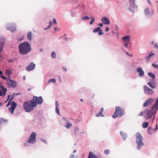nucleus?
I'll use <instances>...</instances> for the list:
<instances>
[{
	"mask_svg": "<svg viewBox=\"0 0 158 158\" xmlns=\"http://www.w3.org/2000/svg\"><path fill=\"white\" fill-rule=\"evenodd\" d=\"M154 46L155 47L158 48V45L157 43H155Z\"/></svg>",
	"mask_w": 158,
	"mask_h": 158,
	"instance_id": "6e6d98bb",
	"label": "nucleus"
},
{
	"mask_svg": "<svg viewBox=\"0 0 158 158\" xmlns=\"http://www.w3.org/2000/svg\"><path fill=\"white\" fill-rule=\"evenodd\" d=\"M104 152L107 155L110 153V151L109 149H106L104 151Z\"/></svg>",
	"mask_w": 158,
	"mask_h": 158,
	"instance_id": "37998d69",
	"label": "nucleus"
},
{
	"mask_svg": "<svg viewBox=\"0 0 158 158\" xmlns=\"http://www.w3.org/2000/svg\"><path fill=\"white\" fill-rule=\"evenodd\" d=\"M51 56L53 58H55L56 57V54L54 52H52L51 54Z\"/></svg>",
	"mask_w": 158,
	"mask_h": 158,
	"instance_id": "e433bc0d",
	"label": "nucleus"
},
{
	"mask_svg": "<svg viewBox=\"0 0 158 158\" xmlns=\"http://www.w3.org/2000/svg\"><path fill=\"white\" fill-rule=\"evenodd\" d=\"M128 44H129V43H125V44H124V46L125 47H126V48H127V47H128Z\"/></svg>",
	"mask_w": 158,
	"mask_h": 158,
	"instance_id": "603ef678",
	"label": "nucleus"
},
{
	"mask_svg": "<svg viewBox=\"0 0 158 158\" xmlns=\"http://www.w3.org/2000/svg\"><path fill=\"white\" fill-rule=\"evenodd\" d=\"M152 66H153L155 68L158 69V65H156L154 64H152Z\"/></svg>",
	"mask_w": 158,
	"mask_h": 158,
	"instance_id": "49530a36",
	"label": "nucleus"
},
{
	"mask_svg": "<svg viewBox=\"0 0 158 158\" xmlns=\"http://www.w3.org/2000/svg\"><path fill=\"white\" fill-rule=\"evenodd\" d=\"M54 29H55V31H57V28L56 27H54Z\"/></svg>",
	"mask_w": 158,
	"mask_h": 158,
	"instance_id": "0e129e2a",
	"label": "nucleus"
},
{
	"mask_svg": "<svg viewBox=\"0 0 158 158\" xmlns=\"http://www.w3.org/2000/svg\"><path fill=\"white\" fill-rule=\"evenodd\" d=\"M143 88L145 93L148 94H151L153 93V91L147 87L146 85H144Z\"/></svg>",
	"mask_w": 158,
	"mask_h": 158,
	"instance_id": "1a4fd4ad",
	"label": "nucleus"
},
{
	"mask_svg": "<svg viewBox=\"0 0 158 158\" xmlns=\"http://www.w3.org/2000/svg\"><path fill=\"white\" fill-rule=\"evenodd\" d=\"M153 100L152 98H149L146 101H145V102L143 104V106L145 107L147 105H149L151 104L153 102Z\"/></svg>",
	"mask_w": 158,
	"mask_h": 158,
	"instance_id": "9b49d317",
	"label": "nucleus"
},
{
	"mask_svg": "<svg viewBox=\"0 0 158 158\" xmlns=\"http://www.w3.org/2000/svg\"><path fill=\"white\" fill-rule=\"evenodd\" d=\"M65 40L66 41H67V40H68V39H67V38L66 37H65Z\"/></svg>",
	"mask_w": 158,
	"mask_h": 158,
	"instance_id": "69168bd1",
	"label": "nucleus"
},
{
	"mask_svg": "<svg viewBox=\"0 0 158 158\" xmlns=\"http://www.w3.org/2000/svg\"><path fill=\"white\" fill-rule=\"evenodd\" d=\"M32 33L31 31H29L27 34V38L28 40H32Z\"/></svg>",
	"mask_w": 158,
	"mask_h": 158,
	"instance_id": "aec40b11",
	"label": "nucleus"
},
{
	"mask_svg": "<svg viewBox=\"0 0 158 158\" xmlns=\"http://www.w3.org/2000/svg\"><path fill=\"white\" fill-rule=\"evenodd\" d=\"M5 73L6 74L9 76L10 77V75L12 74V72L10 70L6 69L5 71Z\"/></svg>",
	"mask_w": 158,
	"mask_h": 158,
	"instance_id": "412c9836",
	"label": "nucleus"
},
{
	"mask_svg": "<svg viewBox=\"0 0 158 158\" xmlns=\"http://www.w3.org/2000/svg\"><path fill=\"white\" fill-rule=\"evenodd\" d=\"M10 97V95H8V99H7V100H8L9 99Z\"/></svg>",
	"mask_w": 158,
	"mask_h": 158,
	"instance_id": "e2e57ef3",
	"label": "nucleus"
},
{
	"mask_svg": "<svg viewBox=\"0 0 158 158\" xmlns=\"http://www.w3.org/2000/svg\"><path fill=\"white\" fill-rule=\"evenodd\" d=\"M88 158H97V157L92 152H90L89 153Z\"/></svg>",
	"mask_w": 158,
	"mask_h": 158,
	"instance_id": "a211bd4d",
	"label": "nucleus"
},
{
	"mask_svg": "<svg viewBox=\"0 0 158 158\" xmlns=\"http://www.w3.org/2000/svg\"><path fill=\"white\" fill-rule=\"evenodd\" d=\"M148 2L150 5H151V2H150V0H148Z\"/></svg>",
	"mask_w": 158,
	"mask_h": 158,
	"instance_id": "052dcab7",
	"label": "nucleus"
},
{
	"mask_svg": "<svg viewBox=\"0 0 158 158\" xmlns=\"http://www.w3.org/2000/svg\"><path fill=\"white\" fill-rule=\"evenodd\" d=\"M148 125V123L147 122H144L142 124V127L143 128H147Z\"/></svg>",
	"mask_w": 158,
	"mask_h": 158,
	"instance_id": "b1692460",
	"label": "nucleus"
},
{
	"mask_svg": "<svg viewBox=\"0 0 158 158\" xmlns=\"http://www.w3.org/2000/svg\"><path fill=\"white\" fill-rule=\"evenodd\" d=\"M7 120L6 119L1 118L0 119V124L2 123H6L7 122Z\"/></svg>",
	"mask_w": 158,
	"mask_h": 158,
	"instance_id": "c756f323",
	"label": "nucleus"
},
{
	"mask_svg": "<svg viewBox=\"0 0 158 158\" xmlns=\"http://www.w3.org/2000/svg\"><path fill=\"white\" fill-rule=\"evenodd\" d=\"M5 42V39H2L0 42V53L2 52L3 51V47Z\"/></svg>",
	"mask_w": 158,
	"mask_h": 158,
	"instance_id": "ddd939ff",
	"label": "nucleus"
},
{
	"mask_svg": "<svg viewBox=\"0 0 158 158\" xmlns=\"http://www.w3.org/2000/svg\"><path fill=\"white\" fill-rule=\"evenodd\" d=\"M56 113L60 115V111L58 107H56Z\"/></svg>",
	"mask_w": 158,
	"mask_h": 158,
	"instance_id": "a19ab883",
	"label": "nucleus"
},
{
	"mask_svg": "<svg viewBox=\"0 0 158 158\" xmlns=\"http://www.w3.org/2000/svg\"><path fill=\"white\" fill-rule=\"evenodd\" d=\"M35 67V64L33 62L30 63L26 68V70L27 71H30L33 70Z\"/></svg>",
	"mask_w": 158,
	"mask_h": 158,
	"instance_id": "9d476101",
	"label": "nucleus"
},
{
	"mask_svg": "<svg viewBox=\"0 0 158 158\" xmlns=\"http://www.w3.org/2000/svg\"><path fill=\"white\" fill-rule=\"evenodd\" d=\"M151 110L152 111L148 110H145L146 114L144 116V117L146 119H148L150 118L153 114L156 113L157 110L155 109L153 110L151 109Z\"/></svg>",
	"mask_w": 158,
	"mask_h": 158,
	"instance_id": "423d86ee",
	"label": "nucleus"
},
{
	"mask_svg": "<svg viewBox=\"0 0 158 158\" xmlns=\"http://www.w3.org/2000/svg\"><path fill=\"white\" fill-rule=\"evenodd\" d=\"M76 152V150H75H75H74V151H73V153H74V152Z\"/></svg>",
	"mask_w": 158,
	"mask_h": 158,
	"instance_id": "338daca9",
	"label": "nucleus"
},
{
	"mask_svg": "<svg viewBox=\"0 0 158 158\" xmlns=\"http://www.w3.org/2000/svg\"><path fill=\"white\" fill-rule=\"evenodd\" d=\"M135 136L136 138H141L142 136L139 133H137L135 135Z\"/></svg>",
	"mask_w": 158,
	"mask_h": 158,
	"instance_id": "473e14b6",
	"label": "nucleus"
},
{
	"mask_svg": "<svg viewBox=\"0 0 158 158\" xmlns=\"http://www.w3.org/2000/svg\"><path fill=\"white\" fill-rule=\"evenodd\" d=\"M91 21H90V24L91 25V24H93V23H94V21L95 20V19L94 17H93L92 16H91Z\"/></svg>",
	"mask_w": 158,
	"mask_h": 158,
	"instance_id": "ea45409f",
	"label": "nucleus"
},
{
	"mask_svg": "<svg viewBox=\"0 0 158 158\" xmlns=\"http://www.w3.org/2000/svg\"><path fill=\"white\" fill-rule=\"evenodd\" d=\"M17 106V103L14 102H12L11 103V107L9 108V111L11 114H13L14 111Z\"/></svg>",
	"mask_w": 158,
	"mask_h": 158,
	"instance_id": "0eeeda50",
	"label": "nucleus"
},
{
	"mask_svg": "<svg viewBox=\"0 0 158 158\" xmlns=\"http://www.w3.org/2000/svg\"><path fill=\"white\" fill-rule=\"evenodd\" d=\"M35 105V107L37 106V104L40 105L43 103V100L41 96L37 97L34 96L33 99L31 100Z\"/></svg>",
	"mask_w": 158,
	"mask_h": 158,
	"instance_id": "39448f33",
	"label": "nucleus"
},
{
	"mask_svg": "<svg viewBox=\"0 0 158 158\" xmlns=\"http://www.w3.org/2000/svg\"><path fill=\"white\" fill-rule=\"evenodd\" d=\"M75 133L77 134L79 133V129L78 128L76 127L74 130Z\"/></svg>",
	"mask_w": 158,
	"mask_h": 158,
	"instance_id": "79ce46f5",
	"label": "nucleus"
},
{
	"mask_svg": "<svg viewBox=\"0 0 158 158\" xmlns=\"http://www.w3.org/2000/svg\"><path fill=\"white\" fill-rule=\"evenodd\" d=\"M136 142L138 144L137 148L139 149L140 147L141 146L143 145V143L141 139H137Z\"/></svg>",
	"mask_w": 158,
	"mask_h": 158,
	"instance_id": "2eb2a0df",
	"label": "nucleus"
},
{
	"mask_svg": "<svg viewBox=\"0 0 158 158\" xmlns=\"http://www.w3.org/2000/svg\"><path fill=\"white\" fill-rule=\"evenodd\" d=\"M62 69H63L64 71H65V72L67 71V69L66 68H65V67H62Z\"/></svg>",
	"mask_w": 158,
	"mask_h": 158,
	"instance_id": "3c124183",
	"label": "nucleus"
},
{
	"mask_svg": "<svg viewBox=\"0 0 158 158\" xmlns=\"http://www.w3.org/2000/svg\"><path fill=\"white\" fill-rule=\"evenodd\" d=\"M72 125L71 123L68 122L67 124L66 125L65 127L68 129L69 128L71 127L72 126Z\"/></svg>",
	"mask_w": 158,
	"mask_h": 158,
	"instance_id": "7c9ffc66",
	"label": "nucleus"
},
{
	"mask_svg": "<svg viewBox=\"0 0 158 158\" xmlns=\"http://www.w3.org/2000/svg\"><path fill=\"white\" fill-rule=\"evenodd\" d=\"M110 29L108 27H106L105 29V31H108Z\"/></svg>",
	"mask_w": 158,
	"mask_h": 158,
	"instance_id": "864d4df0",
	"label": "nucleus"
},
{
	"mask_svg": "<svg viewBox=\"0 0 158 158\" xmlns=\"http://www.w3.org/2000/svg\"><path fill=\"white\" fill-rule=\"evenodd\" d=\"M14 95L12 96V97L10 99V100L8 102V103L6 105V106L7 107H8L10 105V102L12 99L14 97Z\"/></svg>",
	"mask_w": 158,
	"mask_h": 158,
	"instance_id": "c03bdc74",
	"label": "nucleus"
},
{
	"mask_svg": "<svg viewBox=\"0 0 158 158\" xmlns=\"http://www.w3.org/2000/svg\"><path fill=\"white\" fill-rule=\"evenodd\" d=\"M49 23H50V24L48 26V27L47 28H44V30H46V29H48V28H49V27H50L51 26V24L52 23V22L50 21L49 22Z\"/></svg>",
	"mask_w": 158,
	"mask_h": 158,
	"instance_id": "09e8293b",
	"label": "nucleus"
},
{
	"mask_svg": "<svg viewBox=\"0 0 158 158\" xmlns=\"http://www.w3.org/2000/svg\"><path fill=\"white\" fill-rule=\"evenodd\" d=\"M31 100H29L25 102L23 104V107L26 112H30L35 107Z\"/></svg>",
	"mask_w": 158,
	"mask_h": 158,
	"instance_id": "f03ea898",
	"label": "nucleus"
},
{
	"mask_svg": "<svg viewBox=\"0 0 158 158\" xmlns=\"http://www.w3.org/2000/svg\"><path fill=\"white\" fill-rule=\"evenodd\" d=\"M19 48L20 54L23 55L28 53L31 49V45L27 42L20 44Z\"/></svg>",
	"mask_w": 158,
	"mask_h": 158,
	"instance_id": "f257e3e1",
	"label": "nucleus"
},
{
	"mask_svg": "<svg viewBox=\"0 0 158 158\" xmlns=\"http://www.w3.org/2000/svg\"><path fill=\"white\" fill-rule=\"evenodd\" d=\"M136 71L139 73V75L140 77H143L144 76V73L141 68L138 67L137 68Z\"/></svg>",
	"mask_w": 158,
	"mask_h": 158,
	"instance_id": "f8f14e48",
	"label": "nucleus"
},
{
	"mask_svg": "<svg viewBox=\"0 0 158 158\" xmlns=\"http://www.w3.org/2000/svg\"><path fill=\"white\" fill-rule=\"evenodd\" d=\"M7 29L11 32H14L16 31V27L15 25L10 23L8 25Z\"/></svg>",
	"mask_w": 158,
	"mask_h": 158,
	"instance_id": "6e6552de",
	"label": "nucleus"
},
{
	"mask_svg": "<svg viewBox=\"0 0 158 158\" xmlns=\"http://www.w3.org/2000/svg\"><path fill=\"white\" fill-rule=\"evenodd\" d=\"M55 104L56 106V107H58V106L59 105L58 102L57 101H56L55 102Z\"/></svg>",
	"mask_w": 158,
	"mask_h": 158,
	"instance_id": "8fccbe9b",
	"label": "nucleus"
},
{
	"mask_svg": "<svg viewBox=\"0 0 158 158\" xmlns=\"http://www.w3.org/2000/svg\"><path fill=\"white\" fill-rule=\"evenodd\" d=\"M36 137V134L34 132H32L29 137V138H35Z\"/></svg>",
	"mask_w": 158,
	"mask_h": 158,
	"instance_id": "bb28decb",
	"label": "nucleus"
},
{
	"mask_svg": "<svg viewBox=\"0 0 158 158\" xmlns=\"http://www.w3.org/2000/svg\"><path fill=\"white\" fill-rule=\"evenodd\" d=\"M144 113H145V111H142L139 113V116H142L144 115Z\"/></svg>",
	"mask_w": 158,
	"mask_h": 158,
	"instance_id": "a18cd8bd",
	"label": "nucleus"
},
{
	"mask_svg": "<svg viewBox=\"0 0 158 158\" xmlns=\"http://www.w3.org/2000/svg\"><path fill=\"white\" fill-rule=\"evenodd\" d=\"M102 21L104 24H107L110 23V20L105 17L102 19Z\"/></svg>",
	"mask_w": 158,
	"mask_h": 158,
	"instance_id": "4468645a",
	"label": "nucleus"
},
{
	"mask_svg": "<svg viewBox=\"0 0 158 158\" xmlns=\"http://www.w3.org/2000/svg\"><path fill=\"white\" fill-rule=\"evenodd\" d=\"M148 84L152 88L155 89L156 87V86L154 84H152L151 81L148 82Z\"/></svg>",
	"mask_w": 158,
	"mask_h": 158,
	"instance_id": "5701e85b",
	"label": "nucleus"
},
{
	"mask_svg": "<svg viewBox=\"0 0 158 158\" xmlns=\"http://www.w3.org/2000/svg\"><path fill=\"white\" fill-rule=\"evenodd\" d=\"M131 37L130 35H127L122 38V40L124 42H128L130 40Z\"/></svg>",
	"mask_w": 158,
	"mask_h": 158,
	"instance_id": "f3484780",
	"label": "nucleus"
},
{
	"mask_svg": "<svg viewBox=\"0 0 158 158\" xmlns=\"http://www.w3.org/2000/svg\"><path fill=\"white\" fill-rule=\"evenodd\" d=\"M40 51H41V52H42L43 49H40Z\"/></svg>",
	"mask_w": 158,
	"mask_h": 158,
	"instance_id": "774afa93",
	"label": "nucleus"
},
{
	"mask_svg": "<svg viewBox=\"0 0 158 158\" xmlns=\"http://www.w3.org/2000/svg\"><path fill=\"white\" fill-rule=\"evenodd\" d=\"M55 81H56V80L55 79H54V78L51 79L49 80L48 83H50L51 82L55 83Z\"/></svg>",
	"mask_w": 158,
	"mask_h": 158,
	"instance_id": "58836bf2",
	"label": "nucleus"
},
{
	"mask_svg": "<svg viewBox=\"0 0 158 158\" xmlns=\"http://www.w3.org/2000/svg\"><path fill=\"white\" fill-rule=\"evenodd\" d=\"M1 88L2 89V92L3 93V95L5 96L6 94V93L7 91V89L5 87L3 86H2L1 87Z\"/></svg>",
	"mask_w": 158,
	"mask_h": 158,
	"instance_id": "393cba45",
	"label": "nucleus"
},
{
	"mask_svg": "<svg viewBox=\"0 0 158 158\" xmlns=\"http://www.w3.org/2000/svg\"><path fill=\"white\" fill-rule=\"evenodd\" d=\"M81 19L83 20H86L89 19V17L88 16H84L81 18Z\"/></svg>",
	"mask_w": 158,
	"mask_h": 158,
	"instance_id": "4c0bfd02",
	"label": "nucleus"
},
{
	"mask_svg": "<svg viewBox=\"0 0 158 158\" xmlns=\"http://www.w3.org/2000/svg\"><path fill=\"white\" fill-rule=\"evenodd\" d=\"M0 76L3 79L6 80L7 81L8 87L15 88L16 86L17 83L16 82L11 80L10 77H8V78H7L6 77H4L3 75H1Z\"/></svg>",
	"mask_w": 158,
	"mask_h": 158,
	"instance_id": "7ed1b4c3",
	"label": "nucleus"
},
{
	"mask_svg": "<svg viewBox=\"0 0 158 158\" xmlns=\"http://www.w3.org/2000/svg\"><path fill=\"white\" fill-rule=\"evenodd\" d=\"M2 92L1 90H0V96H2Z\"/></svg>",
	"mask_w": 158,
	"mask_h": 158,
	"instance_id": "680f3d73",
	"label": "nucleus"
},
{
	"mask_svg": "<svg viewBox=\"0 0 158 158\" xmlns=\"http://www.w3.org/2000/svg\"><path fill=\"white\" fill-rule=\"evenodd\" d=\"M74 156L73 154H72L70 156V158H74Z\"/></svg>",
	"mask_w": 158,
	"mask_h": 158,
	"instance_id": "5fc2aeb1",
	"label": "nucleus"
},
{
	"mask_svg": "<svg viewBox=\"0 0 158 158\" xmlns=\"http://www.w3.org/2000/svg\"><path fill=\"white\" fill-rule=\"evenodd\" d=\"M148 76L150 77H152L153 79H154L155 78V76L154 74L152 73H148Z\"/></svg>",
	"mask_w": 158,
	"mask_h": 158,
	"instance_id": "2f4dec72",
	"label": "nucleus"
},
{
	"mask_svg": "<svg viewBox=\"0 0 158 158\" xmlns=\"http://www.w3.org/2000/svg\"><path fill=\"white\" fill-rule=\"evenodd\" d=\"M157 124H156V127L154 129V131H156L157 130Z\"/></svg>",
	"mask_w": 158,
	"mask_h": 158,
	"instance_id": "13d9d810",
	"label": "nucleus"
},
{
	"mask_svg": "<svg viewBox=\"0 0 158 158\" xmlns=\"http://www.w3.org/2000/svg\"><path fill=\"white\" fill-rule=\"evenodd\" d=\"M100 27H97L96 28L94 29L93 32L94 33L98 31H100Z\"/></svg>",
	"mask_w": 158,
	"mask_h": 158,
	"instance_id": "f704fd0d",
	"label": "nucleus"
},
{
	"mask_svg": "<svg viewBox=\"0 0 158 158\" xmlns=\"http://www.w3.org/2000/svg\"><path fill=\"white\" fill-rule=\"evenodd\" d=\"M98 25L101 26V27H102V26H103V24L102 23H99L98 24Z\"/></svg>",
	"mask_w": 158,
	"mask_h": 158,
	"instance_id": "bf43d9fd",
	"label": "nucleus"
},
{
	"mask_svg": "<svg viewBox=\"0 0 158 158\" xmlns=\"http://www.w3.org/2000/svg\"><path fill=\"white\" fill-rule=\"evenodd\" d=\"M158 108V97L157 98L156 103L153 105L152 107V110H153L155 109L157 110Z\"/></svg>",
	"mask_w": 158,
	"mask_h": 158,
	"instance_id": "dca6fc26",
	"label": "nucleus"
},
{
	"mask_svg": "<svg viewBox=\"0 0 158 158\" xmlns=\"http://www.w3.org/2000/svg\"><path fill=\"white\" fill-rule=\"evenodd\" d=\"M115 111L112 116L113 118H115L118 116L121 117L124 115V110L121 107L117 106L115 107Z\"/></svg>",
	"mask_w": 158,
	"mask_h": 158,
	"instance_id": "20e7f679",
	"label": "nucleus"
},
{
	"mask_svg": "<svg viewBox=\"0 0 158 158\" xmlns=\"http://www.w3.org/2000/svg\"><path fill=\"white\" fill-rule=\"evenodd\" d=\"M98 34L99 35H101L103 34V33L102 32V31L101 29H100V31H98Z\"/></svg>",
	"mask_w": 158,
	"mask_h": 158,
	"instance_id": "de8ad7c7",
	"label": "nucleus"
},
{
	"mask_svg": "<svg viewBox=\"0 0 158 158\" xmlns=\"http://www.w3.org/2000/svg\"><path fill=\"white\" fill-rule=\"evenodd\" d=\"M104 109L103 108H101V111L98 114H96L95 116L97 117H99L100 116H104V115L102 114V112L103 111Z\"/></svg>",
	"mask_w": 158,
	"mask_h": 158,
	"instance_id": "6ab92c4d",
	"label": "nucleus"
},
{
	"mask_svg": "<svg viewBox=\"0 0 158 158\" xmlns=\"http://www.w3.org/2000/svg\"><path fill=\"white\" fill-rule=\"evenodd\" d=\"M120 134L122 136L123 138H125L127 137L126 134L122 131L120 132Z\"/></svg>",
	"mask_w": 158,
	"mask_h": 158,
	"instance_id": "cd10ccee",
	"label": "nucleus"
},
{
	"mask_svg": "<svg viewBox=\"0 0 158 158\" xmlns=\"http://www.w3.org/2000/svg\"><path fill=\"white\" fill-rule=\"evenodd\" d=\"M135 0H129L131 4V6L132 8H134L135 7Z\"/></svg>",
	"mask_w": 158,
	"mask_h": 158,
	"instance_id": "4be33fe9",
	"label": "nucleus"
},
{
	"mask_svg": "<svg viewBox=\"0 0 158 158\" xmlns=\"http://www.w3.org/2000/svg\"><path fill=\"white\" fill-rule=\"evenodd\" d=\"M148 133L151 134H152V127H149L148 129Z\"/></svg>",
	"mask_w": 158,
	"mask_h": 158,
	"instance_id": "c9c22d12",
	"label": "nucleus"
},
{
	"mask_svg": "<svg viewBox=\"0 0 158 158\" xmlns=\"http://www.w3.org/2000/svg\"><path fill=\"white\" fill-rule=\"evenodd\" d=\"M36 139H29L27 141V143H34L35 142Z\"/></svg>",
	"mask_w": 158,
	"mask_h": 158,
	"instance_id": "a878e982",
	"label": "nucleus"
},
{
	"mask_svg": "<svg viewBox=\"0 0 158 158\" xmlns=\"http://www.w3.org/2000/svg\"><path fill=\"white\" fill-rule=\"evenodd\" d=\"M155 55V54L153 53H152L151 54H149L147 57V61L149 60L150 59V58L152 56H154Z\"/></svg>",
	"mask_w": 158,
	"mask_h": 158,
	"instance_id": "c85d7f7f",
	"label": "nucleus"
},
{
	"mask_svg": "<svg viewBox=\"0 0 158 158\" xmlns=\"http://www.w3.org/2000/svg\"><path fill=\"white\" fill-rule=\"evenodd\" d=\"M53 23H56V20L55 19H53Z\"/></svg>",
	"mask_w": 158,
	"mask_h": 158,
	"instance_id": "4d7b16f0",
	"label": "nucleus"
},
{
	"mask_svg": "<svg viewBox=\"0 0 158 158\" xmlns=\"http://www.w3.org/2000/svg\"><path fill=\"white\" fill-rule=\"evenodd\" d=\"M144 12L146 15H148L149 14V8L148 7L147 8L144 10Z\"/></svg>",
	"mask_w": 158,
	"mask_h": 158,
	"instance_id": "72a5a7b5",
	"label": "nucleus"
}]
</instances>
